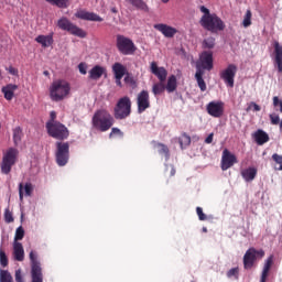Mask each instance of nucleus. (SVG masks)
<instances>
[{
	"label": "nucleus",
	"mask_w": 282,
	"mask_h": 282,
	"mask_svg": "<svg viewBox=\"0 0 282 282\" xmlns=\"http://www.w3.org/2000/svg\"><path fill=\"white\" fill-rule=\"evenodd\" d=\"M274 65L278 67L279 74H282V46L279 42H274Z\"/></svg>",
	"instance_id": "nucleus-19"
},
{
	"label": "nucleus",
	"mask_w": 282,
	"mask_h": 282,
	"mask_svg": "<svg viewBox=\"0 0 282 282\" xmlns=\"http://www.w3.org/2000/svg\"><path fill=\"white\" fill-rule=\"evenodd\" d=\"M165 89L167 94H173L174 91H177V77L175 75H171L167 78V83L165 84Z\"/></svg>",
	"instance_id": "nucleus-27"
},
{
	"label": "nucleus",
	"mask_w": 282,
	"mask_h": 282,
	"mask_svg": "<svg viewBox=\"0 0 282 282\" xmlns=\"http://www.w3.org/2000/svg\"><path fill=\"white\" fill-rule=\"evenodd\" d=\"M177 141L183 151L184 149H188V147H191V135H188L186 132H182L181 137L177 138Z\"/></svg>",
	"instance_id": "nucleus-30"
},
{
	"label": "nucleus",
	"mask_w": 282,
	"mask_h": 282,
	"mask_svg": "<svg viewBox=\"0 0 282 282\" xmlns=\"http://www.w3.org/2000/svg\"><path fill=\"white\" fill-rule=\"evenodd\" d=\"M258 170L257 167H247L241 170L240 175L245 180V182H253L257 177Z\"/></svg>",
	"instance_id": "nucleus-24"
},
{
	"label": "nucleus",
	"mask_w": 282,
	"mask_h": 282,
	"mask_svg": "<svg viewBox=\"0 0 282 282\" xmlns=\"http://www.w3.org/2000/svg\"><path fill=\"white\" fill-rule=\"evenodd\" d=\"M253 107V111H261V106H259L257 102L252 101L250 104V107L247 109V111H249V109Z\"/></svg>",
	"instance_id": "nucleus-50"
},
{
	"label": "nucleus",
	"mask_w": 282,
	"mask_h": 282,
	"mask_svg": "<svg viewBox=\"0 0 282 282\" xmlns=\"http://www.w3.org/2000/svg\"><path fill=\"white\" fill-rule=\"evenodd\" d=\"M46 130L51 138L61 140V142L69 138V129L61 122H46Z\"/></svg>",
	"instance_id": "nucleus-5"
},
{
	"label": "nucleus",
	"mask_w": 282,
	"mask_h": 282,
	"mask_svg": "<svg viewBox=\"0 0 282 282\" xmlns=\"http://www.w3.org/2000/svg\"><path fill=\"white\" fill-rule=\"evenodd\" d=\"M23 191L25 193V197H32V193L34 192V186L32 185V183H25V185H23V183L19 184L20 202H23Z\"/></svg>",
	"instance_id": "nucleus-23"
},
{
	"label": "nucleus",
	"mask_w": 282,
	"mask_h": 282,
	"mask_svg": "<svg viewBox=\"0 0 282 282\" xmlns=\"http://www.w3.org/2000/svg\"><path fill=\"white\" fill-rule=\"evenodd\" d=\"M15 282H25L23 280V271L21 269L15 270Z\"/></svg>",
	"instance_id": "nucleus-48"
},
{
	"label": "nucleus",
	"mask_w": 282,
	"mask_h": 282,
	"mask_svg": "<svg viewBox=\"0 0 282 282\" xmlns=\"http://www.w3.org/2000/svg\"><path fill=\"white\" fill-rule=\"evenodd\" d=\"M78 69L79 72L85 76V74H87V65H85V63H80L78 65Z\"/></svg>",
	"instance_id": "nucleus-49"
},
{
	"label": "nucleus",
	"mask_w": 282,
	"mask_h": 282,
	"mask_svg": "<svg viewBox=\"0 0 282 282\" xmlns=\"http://www.w3.org/2000/svg\"><path fill=\"white\" fill-rule=\"evenodd\" d=\"M273 264H274V256H270L264 262L262 273H261V278H260V282H267L268 281V276L270 274V270H272Z\"/></svg>",
	"instance_id": "nucleus-20"
},
{
	"label": "nucleus",
	"mask_w": 282,
	"mask_h": 282,
	"mask_svg": "<svg viewBox=\"0 0 282 282\" xmlns=\"http://www.w3.org/2000/svg\"><path fill=\"white\" fill-rule=\"evenodd\" d=\"M51 6H56L57 8H68L69 0H46Z\"/></svg>",
	"instance_id": "nucleus-37"
},
{
	"label": "nucleus",
	"mask_w": 282,
	"mask_h": 282,
	"mask_svg": "<svg viewBox=\"0 0 282 282\" xmlns=\"http://www.w3.org/2000/svg\"><path fill=\"white\" fill-rule=\"evenodd\" d=\"M0 282H14L10 271H8V270H0Z\"/></svg>",
	"instance_id": "nucleus-36"
},
{
	"label": "nucleus",
	"mask_w": 282,
	"mask_h": 282,
	"mask_svg": "<svg viewBox=\"0 0 282 282\" xmlns=\"http://www.w3.org/2000/svg\"><path fill=\"white\" fill-rule=\"evenodd\" d=\"M243 28H250L252 25V11L247 10L243 21H242Z\"/></svg>",
	"instance_id": "nucleus-39"
},
{
	"label": "nucleus",
	"mask_w": 282,
	"mask_h": 282,
	"mask_svg": "<svg viewBox=\"0 0 282 282\" xmlns=\"http://www.w3.org/2000/svg\"><path fill=\"white\" fill-rule=\"evenodd\" d=\"M271 160L273 162L274 170L282 171V155L279 153H273Z\"/></svg>",
	"instance_id": "nucleus-35"
},
{
	"label": "nucleus",
	"mask_w": 282,
	"mask_h": 282,
	"mask_svg": "<svg viewBox=\"0 0 282 282\" xmlns=\"http://www.w3.org/2000/svg\"><path fill=\"white\" fill-rule=\"evenodd\" d=\"M269 118L271 120V124H279V122H281V118L276 113H271Z\"/></svg>",
	"instance_id": "nucleus-47"
},
{
	"label": "nucleus",
	"mask_w": 282,
	"mask_h": 282,
	"mask_svg": "<svg viewBox=\"0 0 282 282\" xmlns=\"http://www.w3.org/2000/svg\"><path fill=\"white\" fill-rule=\"evenodd\" d=\"M110 135H122V131L118 128H112Z\"/></svg>",
	"instance_id": "nucleus-52"
},
{
	"label": "nucleus",
	"mask_w": 282,
	"mask_h": 282,
	"mask_svg": "<svg viewBox=\"0 0 282 282\" xmlns=\"http://www.w3.org/2000/svg\"><path fill=\"white\" fill-rule=\"evenodd\" d=\"M72 86L65 79L54 80L50 86V98L53 102H61L69 96Z\"/></svg>",
	"instance_id": "nucleus-2"
},
{
	"label": "nucleus",
	"mask_w": 282,
	"mask_h": 282,
	"mask_svg": "<svg viewBox=\"0 0 282 282\" xmlns=\"http://www.w3.org/2000/svg\"><path fill=\"white\" fill-rule=\"evenodd\" d=\"M203 232H208V229L206 227H204Z\"/></svg>",
	"instance_id": "nucleus-60"
},
{
	"label": "nucleus",
	"mask_w": 282,
	"mask_h": 282,
	"mask_svg": "<svg viewBox=\"0 0 282 282\" xmlns=\"http://www.w3.org/2000/svg\"><path fill=\"white\" fill-rule=\"evenodd\" d=\"M166 91V84L164 82H158L152 86V94L154 96H160Z\"/></svg>",
	"instance_id": "nucleus-34"
},
{
	"label": "nucleus",
	"mask_w": 282,
	"mask_h": 282,
	"mask_svg": "<svg viewBox=\"0 0 282 282\" xmlns=\"http://www.w3.org/2000/svg\"><path fill=\"white\" fill-rule=\"evenodd\" d=\"M124 84L130 85V87H138V83L135 82V78L131 76V74L127 73L124 77Z\"/></svg>",
	"instance_id": "nucleus-41"
},
{
	"label": "nucleus",
	"mask_w": 282,
	"mask_h": 282,
	"mask_svg": "<svg viewBox=\"0 0 282 282\" xmlns=\"http://www.w3.org/2000/svg\"><path fill=\"white\" fill-rule=\"evenodd\" d=\"M138 113H144L147 109L151 108V98L149 90H141L137 96Z\"/></svg>",
	"instance_id": "nucleus-12"
},
{
	"label": "nucleus",
	"mask_w": 282,
	"mask_h": 282,
	"mask_svg": "<svg viewBox=\"0 0 282 282\" xmlns=\"http://www.w3.org/2000/svg\"><path fill=\"white\" fill-rule=\"evenodd\" d=\"M0 129H1V124H0Z\"/></svg>",
	"instance_id": "nucleus-62"
},
{
	"label": "nucleus",
	"mask_w": 282,
	"mask_h": 282,
	"mask_svg": "<svg viewBox=\"0 0 282 282\" xmlns=\"http://www.w3.org/2000/svg\"><path fill=\"white\" fill-rule=\"evenodd\" d=\"M221 80H224L225 85L232 88L235 87V77L237 76V65L229 64L226 69L219 73Z\"/></svg>",
	"instance_id": "nucleus-11"
},
{
	"label": "nucleus",
	"mask_w": 282,
	"mask_h": 282,
	"mask_svg": "<svg viewBox=\"0 0 282 282\" xmlns=\"http://www.w3.org/2000/svg\"><path fill=\"white\" fill-rule=\"evenodd\" d=\"M76 19H80L82 21H95L97 23H102L104 19L94 12H88L86 10H78L75 13Z\"/></svg>",
	"instance_id": "nucleus-16"
},
{
	"label": "nucleus",
	"mask_w": 282,
	"mask_h": 282,
	"mask_svg": "<svg viewBox=\"0 0 282 282\" xmlns=\"http://www.w3.org/2000/svg\"><path fill=\"white\" fill-rule=\"evenodd\" d=\"M206 111L212 118H221L224 116V101H210L206 106Z\"/></svg>",
	"instance_id": "nucleus-14"
},
{
	"label": "nucleus",
	"mask_w": 282,
	"mask_h": 282,
	"mask_svg": "<svg viewBox=\"0 0 282 282\" xmlns=\"http://www.w3.org/2000/svg\"><path fill=\"white\" fill-rule=\"evenodd\" d=\"M150 72L158 77L159 82L166 83V78L169 76V70H166V68L158 66L156 62H152L150 65Z\"/></svg>",
	"instance_id": "nucleus-15"
},
{
	"label": "nucleus",
	"mask_w": 282,
	"mask_h": 282,
	"mask_svg": "<svg viewBox=\"0 0 282 282\" xmlns=\"http://www.w3.org/2000/svg\"><path fill=\"white\" fill-rule=\"evenodd\" d=\"M44 76H50V72L45 70Z\"/></svg>",
	"instance_id": "nucleus-58"
},
{
	"label": "nucleus",
	"mask_w": 282,
	"mask_h": 282,
	"mask_svg": "<svg viewBox=\"0 0 282 282\" xmlns=\"http://www.w3.org/2000/svg\"><path fill=\"white\" fill-rule=\"evenodd\" d=\"M111 12H112L113 14H118V9L112 8V9H111Z\"/></svg>",
	"instance_id": "nucleus-57"
},
{
	"label": "nucleus",
	"mask_w": 282,
	"mask_h": 282,
	"mask_svg": "<svg viewBox=\"0 0 282 282\" xmlns=\"http://www.w3.org/2000/svg\"><path fill=\"white\" fill-rule=\"evenodd\" d=\"M13 257L15 261H24L25 250L23 249V243L14 241L13 243Z\"/></svg>",
	"instance_id": "nucleus-22"
},
{
	"label": "nucleus",
	"mask_w": 282,
	"mask_h": 282,
	"mask_svg": "<svg viewBox=\"0 0 282 282\" xmlns=\"http://www.w3.org/2000/svg\"><path fill=\"white\" fill-rule=\"evenodd\" d=\"M154 30H158V32H161L165 39H173L177 34V29L170 26L164 23L155 24Z\"/></svg>",
	"instance_id": "nucleus-17"
},
{
	"label": "nucleus",
	"mask_w": 282,
	"mask_h": 282,
	"mask_svg": "<svg viewBox=\"0 0 282 282\" xmlns=\"http://www.w3.org/2000/svg\"><path fill=\"white\" fill-rule=\"evenodd\" d=\"M57 28H59V30L68 32L69 34H73V36H78L79 39H85L87 36V32H85V30L72 23V21H69V19L65 17L61 18L57 21Z\"/></svg>",
	"instance_id": "nucleus-7"
},
{
	"label": "nucleus",
	"mask_w": 282,
	"mask_h": 282,
	"mask_svg": "<svg viewBox=\"0 0 282 282\" xmlns=\"http://www.w3.org/2000/svg\"><path fill=\"white\" fill-rule=\"evenodd\" d=\"M35 42L42 45V47H51V45H54V33H50L48 35H37Z\"/></svg>",
	"instance_id": "nucleus-21"
},
{
	"label": "nucleus",
	"mask_w": 282,
	"mask_h": 282,
	"mask_svg": "<svg viewBox=\"0 0 282 282\" xmlns=\"http://www.w3.org/2000/svg\"><path fill=\"white\" fill-rule=\"evenodd\" d=\"M200 67L210 72L213 69V53L212 51H204L199 56Z\"/></svg>",
	"instance_id": "nucleus-18"
},
{
	"label": "nucleus",
	"mask_w": 282,
	"mask_h": 282,
	"mask_svg": "<svg viewBox=\"0 0 282 282\" xmlns=\"http://www.w3.org/2000/svg\"><path fill=\"white\" fill-rule=\"evenodd\" d=\"M116 78V85L118 87H122V77H115Z\"/></svg>",
	"instance_id": "nucleus-55"
},
{
	"label": "nucleus",
	"mask_w": 282,
	"mask_h": 282,
	"mask_svg": "<svg viewBox=\"0 0 282 282\" xmlns=\"http://www.w3.org/2000/svg\"><path fill=\"white\" fill-rule=\"evenodd\" d=\"M227 278L239 281V267L232 268L229 271H227Z\"/></svg>",
	"instance_id": "nucleus-40"
},
{
	"label": "nucleus",
	"mask_w": 282,
	"mask_h": 282,
	"mask_svg": "<svg viewBox=\"0 0 282 282\" xmlns=\"http://www.w3.org/2000/svg\"><path fill=\"white\" fill-rule=\"evenodd\" d=\"M50 121H47V122H59V121H56V111H51V113H50Z\"/></svg>",
	"instance_id": "nucleus-51"
},
{
	"label": "nucleus",
	"mask_w": 282,
	"mask_h": 282,
	"mask_svg": "<svg viewBox=\"0 0 282 282\" xmlns=\"http://www.w3.org/2000/svg\"><path fill=\"white\" fill-rule=\"evenodd\" d=\"M280 130L282 131V120H281V122H280Z\"/></svg>",
	"instance_id": "nucleus-61"
},
{
	"label": "nucleus",
	"mask_w": 282,
	"mask_h": 282,
	"mask_svg": "<svg viewBox=\"0 0 282 282\" xmlns=\"http://www.w3.org/2000/svg\"><path fill=\"white\" fill-rule=\"evenodd\" d=\"M106 69L102 66L96 65L89 70L90 80H100L102 78V74H105Z\"/></svg>",
	"instance_id": "nucleus-26"
},
{
	"label": "nucleus",
	"mask_w": 282,
	"mask_h": 282,
	"mask_svg": "<svg viewBox=\"0 0 282 282\" xmlns=\"http://www.w3.org/2000/svg\"><path fill=\"white\" fill-rule=\"evenodd\" d=\"M112 72L115 74V78H123L127 74V67H124V65H122L121 63L117 62L112 65Z\"/></svg>",
	"instance_id": "nucleus-28"
},
{
	"label": "nucleus",
	"mask_w": 282,
	"mask_h": 282,
	"mask_svg": "<svg viewBox=\"0 0 282 282\" xmlns=\"http://www.w3.org/2000/svg\"><path fill=\"white\" fill-rule=\"evenodd\" d=\"M19 89V86L15 84H8L7 86H3L1 91L4 95L6 100H12L14 98V91Z\"/></svg>",
	"instance_id": "nucleus-25"
},
{
	"label": "nucleus",
	"mask_w": 282,
	"mask_h": 282,
	"mask_svg": "<svg viewBox=\"0 0 282 282\" xmlns=\"http://www.w3.org/2000/svg\"><path fill=\"white\" fill-rule=\"evenodd\" d=\"M117 48L123 56H131V54H135V51L138 50L133 40L120 34L117 35Z\"/></svg>",
	"instance_id": "nucleus-9"
},
{
	"label": "nucleus",
	"mask_w": 282,
	"mask_h": 282,
	"mask_svg": "<svg viewBox=\"0 0 282 282\" xmlns=\"http://www.w3.org/2000/svg\"><path fill=\"white\" fill-rule=\"evenodd\" d=\"M113 116L116 120H126L131 116V98L124 96L121 97L113 109Z\"/></svg>",
	"instance_id": "nucleus-4"
},
{
	"label": "nucleus",
	"mask_w": 282,
	"mask_h": 282,
	"mask_svg": "<svg viewBox=\"0 0 282 282\" xmlns=\"http://www.w3.org/2000/svg\"><path fill=\"white\" fill-rule=\"evenodd\" d=\"M162 1V3H169V1H171V0H161Z\"/></svg>",
	"instance_id": "nucleus-59"
},
{
	"label": "nucleus",
	"mask_w": 282,
	"mask_h": 282,
	"mask_svg": "<svg viewBox=\"0 0 282 282\" xmlns=\"http://www.w3.org/2000/svg\"><path fill=\"white\" fill-rule=\"evenodd\" d=\"M196 215H198L199 221H206V219H208V216L204 214V209L202 207H196Z\"/></svg>",
	"instance_id": "nucleus-45"
},
{
	"label": "nucleus",
	"mask_w": 282,
	"mask_h": 282,
	"mask_svg": "<svg viewBox=\"0 0 282 282\" xmlns=\"http://www.w3.org/2000/svg\"><path fill=\"white\" fill-rule=\"evenodd\" d=\"M25 237V230L23 227H18L15 230L14 241H21Z\"/></svg>",
	"instance_id": "nucleus-42"
},
{
	"label": "nucleus",
	"mask_w": 282,
	"mask_h": 282,
	"mask_svg": "<svg viewBox=\"0 0 282 282\" xmlns=\"http://www.w3.org/2000/svg\"><path fill=\"white\" fill-rule=\"evenodd\" d=\"M215 137V133H209L208 137L205 139L206 144H213V138Z\"/></svg>",
	"instance_id": "nucleus-53"
},
{
	"label": "nucleus",
	"mask_w": 282,
	"mask_h": 282,
	"mask_svg": "<svg viewBox=\"0 0 282 282\" xmlns=\"http://www.w3.org/2000/svg\"><path fill=\"white\" fill-rule=\"evenodd\" d=\"M203 76H204V72L202 69H198L195 74V78L200 91H206L207 89L206 82L204 80Z\"/></svg>",
	"instance_id": "nucleus-33"
},
{
	"label": "nucleus",
	"mask_w": 282,
	"mask_h": 282,
	"mask_svg": "<svg viewBox=\"0 0 282 282\" xmlns=\"http://www.w3.org/2000/svg\"><path fill=\"white\" fill-rule=\"evenodd\" d=\"M239 161L237 160V156L232 154L228 149H225L223 151L220 167L221 171H228V169H232L235 164H237Z\"/></svg>",
	"instance_id": "nucleus-13"
},
{
	"label": "nucleus",
	"mask_w": 282,
	"mask_h": 282,
	"mask_svg": "<svg viewBox=\"0 0 282 282\" xmlns=\"http://www.w3.org/2000/svg\"><path fill=\"white\" fill-rule=\"evenodd\" d=\"M4 221L6 224H12V221H14V217L12 216V212L10 209H6L4 212Z\"/></svg>",
	"instance_id": "nucleus-46"
},
{
	"label": "nucleus",
	"mask_w": 282,
	"mask_h": 282,
	"mask_svg": "<svg viewBox=\"0 0 282 282\" xmlns=\"http://www.w3.org/2000/svg\"><path fill=\"white\" fill-rule=\"evenodd\" d=\"M254 138H256L257 144H260V145L265 144V142L270 141V137L263 130H258L254 134Z\"/></svg>",
	"instance_id": "nucleus-31"
},
{
	"label": "nucleus",
	"mask_w": 282,
	"mask_h": 282,
	"mask_svg": "<svg viewBox=\"0 0 282 282\" xmlns=\"http://www.w3.org/2000/svg\"><path fill=\"white\" fill-rule=\"evenodd\" d=\"M19 158V150L15 148H9L2 158L1 173L9 175L12 171V166L17 164V159Z\"/></svg>",
	"instance_id": "nucleus-6"
},
{
	"label": "nucleus",
	"mask_w": 282,
	"mask_h": 282,
	"mask_svg": "<svg viewBox=\"0 0 282 282\" xmlns=\"http://www.w3.org/2000/svg\"><path fill=\"white\" fill-rule=\"evenodd\" d=\"M8 72H9V74H11L12 76H17V74H19V70H17V68H14V67H12V66H10V67L8 68Z\"/></svg>",
	"instance_id": "nucleus-54"
},
{
	"label": "nucleus",
	"mask_w": 282,
	"mask_h": 282,
	"mask_svg": "<svg viewBox=\"0 0 282 282\" xmlns=\"http://www.w3.org/2000/svg\"><path fill=\"white\" fill-rule=\"evenodd\" d=\"M21 140H23V129H21V127H15L13 129V144H14V147H19L21 144Z\"/></svg>",
	"instance_id": "nucleus-32"
},
{
	"label": "nucleus",
	"mask_w": 282,
	"mask_h": 282,
	"mask_svg": "<svg viewBox=\"0 0 282 282\" xmlns=\"http://www.w3.org/2000/svg\"><path fill=\"white\" fill-rule=\"evenodd\" d=\"M55 160L58 166H66L69 162V142L57 141L55 143Z\"/></svg>",
	"instance_id": "nucleus-8"
},
{
	"label": "nucleus",
	"mask_w": 282,
	"mask_h": 282,
	"mask_svg": "<svg viewBox=\"0 0 282 282\" xmlns=\"http://www.w3.org/2000/svg\"><path fill=\"white\" fill-rule=\"evenodd\" d=\"M257 257H259L260 259H263V257H265V251L261 250H257L254 248H249L245 256H243V268L245 270H251V268H253L254 262L257 261Z\"/></svg>",
	"instance_id": "nucleus-10"
},
{
	"label": "nucleus",
	"mask_w": 282,
	"mask_h": 282,
	"mask_svg": "<svg viewBox=\"0 0 282 282\" xmlns=\"http://www.w3.org/2000/svg\"><path fill=\"white\" fill-rule=\"evenodd\" d=\"M170 175L171 177L175 176V173H176V170H175V166L174 165H170Z\"/></svg>",
	"instance_id": "nucleus-56"
},
{
	"label": "nucleus",
	"mask_w": 282,
	"mask_h": 282,
	"mask_svg": "<svg viewBox=\"0 0 282 282\" xmlns=\"http://www.w3.org/2000/svg\"><path fill=\"white\" fill-rule=\"evenodd\" d=\"M200 12L203 13L199 24L207 32H212L213 34H217V32H221L226 29V24L224 20L219 18L216 13H210V10L205 6L199 7Z\"/></svg>",
	"instance_id": "nucleus-1"
},
{
	"label": "nucleus",
	"mask_w": 282,
	"mask_h": 282,
	"mask_svg": "<svg viewBox=\"0 0 282 282\" xmlns=\"http://www.w3.org/2000/svg\"><path fill=\"white\" fill-rule=\"evenodd\" d=\"M203 50H213L215 47V37L210 36L203 41L202 43Z\"/></svg>",
	"instance_id": "nucleus-38"
},
{
	"label": "nucleus",
	"mask_w": 282,
	"mask_h": 282,
	"mask_svg": "<svg viewBox=\"0 0 282 282\" xmlns=\"http://www.w3.org/2000/svg\"><path fill=\"white\" fill-rule=\"evenodd\" d=\"M158 149L161 155L169 158V147H166L164 143H158Z\"/></svg>",
	"instance_id": "nucleus-44"
},
{
	"label": "nucleus",
	"mask_w": 282,
	"mask_h": 282,
	"mask_svg": "<svg viewBox=\"0 0 282 282\" xmlns=\"http://www.w3.org/2000/svg\"><path fill=\"white\" fill-rule=\"evenodd\" d=\"M93 127L97 129V131H109V129L113 127V117L105 109L97 110L93 116Z\"/></svg>",
	"instance_id": "nucleus-3"
},
{
	"label": "nucleus",
	"mask_w": 282,
	"mask_h": 282,
	"mask_svg": "<svg viewBox=\"0 0 282 282\" xmlns=\"http://www.w3.org/2000/svg\"><path fill=\"white\" fill-rule=\"evenodd\" d=\"M127 3H130L133 6V8H137V10H141L142 12H149V6L144 0H126Z\"/></svg>",
	"instance_id": "nucleus-29"
},
{
	"label": "nucleus",
	"mask_w": 282,
	"mask_h": 282,
	"mask_svg": "<svg viewBox=\"0 0 282 282\" xmlns=\"http://www.w3.org/2000/svg\"><path fill=\"white\" fill-rule=\"evenodd\" d=\"M8 256L6 254V251L0 248V265H2V268H8Z\"/></svg>",
	"instance_id": "nucleus-43"
}]
</instances>
